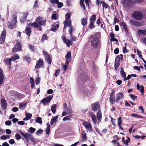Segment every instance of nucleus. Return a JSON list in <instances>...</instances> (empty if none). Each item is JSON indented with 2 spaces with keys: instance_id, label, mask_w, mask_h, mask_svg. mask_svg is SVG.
I'll use <instances>...</instances> for the list:
<instances>
[{
  "instance_id": "f257e3e1",
  "label": "nucleus",
  "mask_w": 146,
  "mask_h": 146,
  "mask_svg": "<svg viewBox=\"0 0 146 146\" xmlns=\"http://www.w3.org/2000/svg\"><path fill=\"white\" fill-rule=\"evenodd\" d=\"M35 21L36 22L29 23L28 25L35 28H38V30L42 31V28L41 26H43L45 25L46 21V20L44 19L42 17H38L36 19Z\"/></svg>"
},
{
  "instance_id": "f03ea898",
  "label": "nucleus",
  "mask_w": 146,
  "mask_h": 146,
  "mask_svg": "<svg viewBox=\"0 0 146 146\" xmlns=\"http://www.w3.org/2000/svg\"><path fill=\"white\" fill-rule=\"evenodd\" d=\"M100 37V33H96L94 35H91L90 39H92L91 41V46L94 48H97L99 43V38Z\"/></svg>"
},
{
  "instance_id": "7ed1b4c3",
  "label": "nucleus",
  "mask_w": 146,
  "mask_h": 146,
  "mask_svg": "<svg viewBox=\"0 0 146 146\" xmlns=\"http://www.w3.org/2000/svg\"><path fill=\"white\" fill-rule=\"evenodd\" d=\"M17 13L14 12L12 17L11 18V20L9 21L7 24V26L8 28L10 29H14L15 27L17 22Z\"/></svg>"
},
{
  "instance_id": "20e7f679",
  "label": "nucleus",
  "mask_w": 146,
  "mask_h": 146,
  "mask_svg": "<svg viewBox=\"0 0 146 146\" xmlns=\"http://www.w3.org/2000/svg\"><path fill=\"white\" fill-rule=\"evenodd\" d=\"M143 16V13L139 11H134L132 14V17L137 20H141Z\"/></svg>"
},
{
  "instance_id": "39448f33",
  "label": "nucleus",
  "mask_w": 146,
  "mask_h": 146,
  "mask_svg": "<svg viewBox=\"0 0 146 146\" xmlns=\"http://www.w3.org/2000/svg\"><path fill=\"white\" fill-rule=\"evenodd\" d=\"M42 54L45 58V61L47 62L49 64H51L52 60L51 59L50 55L45 51L42 52Z\"/></svg>"
},
{
  "instance_id": "423d86ee",
  "label": "nucleus",
  "mask_w": 146,
  "mask_h": 146,
  "mask_svg": "<svg viewBox=\"0 0 146 146\" xmlns=\"http://www.w3.org/2000/svg\"><path fill=\"white\" fill-rule=\"evenodd\" d=\"M22 48L21 43L19 42H18L14 46L12 50V52H14L21 51L22 50Z\"/></svg>"
},
{
  "instance_id": "0eeeda50",
  "label": "nucleus",
  "mask_w": 146,
  "mask_h": 146,
  "mask_svg": "<svg viewBox=\"0 0 146 146\" xmlns=\"http://www.w3.org/2000/svg\"><path fill=\"white\" fill-rule=\"evenodd\" d=\"M78 78L81 81L83 82H85L86 81L88 80L89 78L88 76L85 72H82L80 74V76H79Z\"/></svg>"
},
{
  "instance_id": "6e6552de",
  "label": "nucleus",
  "mask_w": 146,
  "mask_h": 146,
  "mask_svg": "<svg viewBox=\"0 0 146 146\" xmlns=\"http://www.w3.org/2000/svg\"><path fill=\"white\" fill-rule=\"evenodd\" d=\"M52 98V96L50 95L42 99L40 102L43 104L44 106H45L50 102Z\"/></svg>"
},
{
  "instance_id": "1a4fd4ad",
  "label": "nucleus",
  "mask_w": 146,
  "mask_h": 146,
  "mask_svg": "<svg viewBox=\"0 0 146 146\" xmlns=\"http://www.w3.org/2000/svg\"><path fill=\"white\" fill-rule=\"evenodd\" d=\"M61 38L63 42L66 44L67 46L69 47L70 46L73 44V42L69 39H66L65 36L62 35L61 36Z\"/></svg>"
},
{
  "instance_id": "9d476101",
  "label": "nucleus",
  "mask_w": 146,
  "mask_h": 146,
  "mask_svg": "<svg viewBox=\"0 0 146 146\" xmlns=\"http://www.w3.org/2000/svg\"><path fill=\"white\" fill-rule=\"evenodd\" d=\"M70 13H67L65 15L66 20L64 21V23L68 26L71 25V21L70 19Z\"/></svg>"
},
{
  "instance_id": "9b49d317",
  "label": "nucleus",
  "mask_w": 146,
  "mask_h": 146,
  "mask_svg": "<svg viewBox=\"0 0 146 146\" xmlns=\"http://www.w3.org/2000/svg\"><path fill=\"white\" fill-rule=\"evenodd\" d=\"M6 32L5 30H3L1 34L0 37V44H3L4 43L5 39Z\"/></svg>"
},
{
  "instance_id": "f8f14e48",
  "label": "nucleus",
  "mask_w": 146,
  "mask_h": 146,
  "mask_svg": "<svg viewBox=\"0 0 146 146\" xmlns=\"http://www.w3.org/2000/svg\"><path fill=\"white\" fill-rule=\"evenodd\" d=\"M92 110L93 111H96L99 108L100 105L99 103L98 102H96L93 103L91 105Z\"/></svg>"
},
{
  "instance_id": "ddd939ff",
  "label": "nucleus",
  "mask_w": 146,
  "mask_h": 146,
  "mask_svg": "<svg viewBox=\"0 0 146 146\" xmlns=\"http://www.w3.org/2000/svg\"><path fill=\"white\" fill-rule=\"evenodd\" d=\"M7 104L4 99L1 100V109L3 110H6L7 106Z\"/></svg>"
},
{
  "instance_id": "4468645a",
  "label": "nucleus",
  "mask_w": 146,
  "mask_h": 146,
  "mask_svg": "<svg viewBox=\"0 0 146 146\" xmlns=\"http://www.w3.org/2000/svg\"><path fill=\"white\" fill-rule=\"evenodd\" d=\"M122 3L127 6H131L135 3L134 0H123Z\"/></svg>"
},
{
  "instance_id": "2eb2a0df",
  "label": "nucleus",
  "mask_w": 146,
  "mask_h": 146,
  "mask_svg": "<svg viewBox=\"0 0 146 146\" xmlns=\"http://www.w3.org/2000/svg\"><path fill=\"white\" fill-rule=\"evenodd\" d=\"M24 137V139L27 142L29 141V137L30 136H31V134H29L28 133H24L22 131L20 130L18 131Z\"/></svg>"
},
{
  "instance_id": "dca6fc26",
  "label": "nucleus",
  "mask_w": 146,
  "mask_h": 146,
  "mask_svg": "<svg viewBox=\"0 0 146 146\" xmlns=\"http://www.w3.org/2000/svg\"><path fill=\"white\" fill-rule=\"evenodd\" d=\"M44 64V61L42 59H40L38 60L35 66L36 69H38L42 66Z\"/></svg>"
},
{
  "instance_id": "f3484780",
  "label": "nucleus",
  "mask_w": 146,
  "mask_h": 146,
  "mask_svg": "<svg viewBox=\"0 0 146 146\" xmlns=\"http://www.w3.org/2000/svg\"><path fill=\"white\" fill-rule=\"evenodd\" d=\"M28 15V13H23V16L20 18V20L21 22L23 23L25 22Z\"/></svg>"
},
{
  "instance_id": "a211bd4d",
  "label": "nucleus",
  "mask_w": 146,
  "mask_h": 146,
  "mask_svg": "<svg viewBox=\"0 0 146 146\" xmlns=\"http://www.w3.org/2000/svg\"><path fill=\"white\" fill-rule=\"evenodd\" d=\"M120 25L123 27V29L125 31V33H128V30L126 23L123 22H121L120 23Z\"/></svg>"
},
{
  "instance_id": "6ab92c4d",
  "label": "nucleus",
  "mask_w": 146,
  "mask_h": 146,
  "mask_svg": "<svg viewBox=\"0 0 146 146\" xmlns=\"http://www.w3.org/2000/svg\"><path fill=\"white\" fill-rule=\"evenodd\" d=\"M129 23L131 25H135L136 27H138L140 25V24L139 22L133 20H130Z\"/></svg>"
},
{
  "instance_id": "aec40b11",
  "label": "nucleus",
  "mask_w": 146,
  "mask_h": 146,
  "mask_svg": "<svg viewBox=\"0 0 146 146\" xmlns=\"http://www.w3.org/2000/svg\"><path fill=\"white\" fill-rule=\"evenodd\" d=\"M117 97L115 99V102L116 103L118 102L119 100L121 99H122L124 95L121 92L119 93L117 95Z\"/></svg>"
},
{
  "instance_id": "412c9836",
  "label": "nucleus",
  "mask_w": 146,
  "mask_h": 146,
  "mask_svg": "<svg viewBox=\"0 0 146 146\" xmlns=\"http://www.w3.org/2000/svg\"><path fill=\"white\" fill-rule=\"evenodd\" d=\"M65 58L66 59V61L70 62L71 59V53L70 52H68L65 56Z\"/></svg>"
},
{
  "instance_id": "4be33fe9",
  "label": "nucleus",
  "mask_w": 146,
  "mask_h": 146,
  "mask_svg": "<svg viewBox=\"0 0 146 146\" xmlns=\"http://www.w3.org/2000/svg\"><path fill=\"white\" fill-rule=\"evenodd\" d=\"M140 87L141 89L140 90L141 91V94H142V95H143L144 92V86L143 85H141V86H140L139 84H137V90H139Z\"/></svg>"
},
{
  "instance_id": "5701e85b",
  "label": "nucleus",
  "mask_w": 146,
  "mask_h": 146,
  "mask_svg": "<svg viewBox=\"0 0 146 146\" xmlns=\"http://www.w3.org/2000/svg\"><path fill=\"white\" fill-rule=\"evenodd\" d=\"M25 31L26 34L28 36H30L31 32V27H27L25 29Z\"/></svg>"
},
{
  "instance_id": "b1692460",
  "label": "nucleus",
  "mask_w": 146,
  "mask_h": 146,
  "mask_svg": "<svg viewBox=\"0 0 146 146\" xmlns=\"http://www.w3.org/2000/svg\"><path fill=\"white\" fill-rule=\"evenodd\" d=\"M27 105L26 103H21L19 104V109L24 110L26 108Z\"/></svg>"
},
{
  "instance_id": "393cba45",
  "label": "nucleus",
  "mask_w": 146,
  "mask_h": 146,
  "mask_svg": "<svg viewBox=\"0 0 146 146\" xmlns=\"http://www.w3.org/2000/svg\"><path fill=\"white\" fill-rule=\"evenodd\" d=\"M120 62L117 61L116 60H115L114 62V68L116 71H117L120 65Z\"/></svg>"
},
{
  "instance_id": "a878e982",
  "label": "nucleus",
  "mask_w": 146,
  "mask_h": 146,
  "mask_svg": "<svg viewBox=\"0 0 146 146\" xmlns=\"http://www.w3.org/2000/svg\"><path fill=\"white\" fill-rule=\"evenodd\" d=\"M4 62L5 63L8 65H9L10 66H11V61H12L11 58H10L9 59V58H7L4 59Z\"/></svg>"
},
{
  "instance_id": "bb28decb",
  "label": "nucleus",
  "mask_w": 146,
  "mask_h": 146,
  "mask_svg": "<svg viewBox=\"0 0 146 146\" xmlns=\"http://www.w3.org/2000/svg\"><path fill=\"white\" fill-rule=\"evenodd\" d=\"M68 26L69 27V29L68 30V32L70 34V37H72L73 36V34H72V32L74 31H73V28L72 25H70Z\"/></svg>"
},
{
  "instance_id": "cd10ccee",
  "label": "nucleus",
  "mask_w": 146,
  "mask_h": 146,
  "mask_svg": "<svg viewBox=\"0 0 146 146\" xmlns=\"http://www.w3.org/2000/svg\"><path fill=\"white\" fill-rule=\"evenodd\" d=\"M115 96L110 95V100L111 104H114L115 102Z\"/></svg>"
},
{
  "instance_id": "c85d7f7f",
  "label": "nucleus",
  "mask_w": 146,
  "mask_h": 146,
  "mask_svg": "<svg viewBox=\"0 0 146 146\" xmlns=\"http://www.w3.org/2000/svg\"><path fill=\"white\" fill-rule=\"evenodd\" d=\"M123 55L122 54H120L116 57L115 60H116L117 61L120 62V60L123 61Z\"/></svg>"
},
{
  "instance_id": "c756f323",
  "label": "nucleus",
  "mask_w": 146,
  "mask_h": 146,
  "mask_svg": "<svg viewBox=\"0 0 146 146\" xmlns=\"http://www.w3.org/2000/svg\"><path fill=\"white\" fill-rule=\"evenodd\" d=\"M86 133L84 131H82L81 135L84 141H86L87 140V138L86 135Z\"/></svg>"
},
{
  "instance_id": "7c9ffc66",
  "label": "nucleus",
  "mask_w": 146,
  "mask_h": 146,
  "mask_svg": "<svg viewBox=\"0 0 146 146\" xmlns=\"http://www.w3.org/2000/svg\"><path fill=\"white\" fill-rule=\"evenodd\" d=\"M58 116H57L54 117L52 118L51 120L50 124L51 125H52L54 124V123H56V121L58 119Z\"/></svg>"
},
{
  "instance_id": "2f4dec72",
  "label": "nucleus",
  "mask_w": 146,
  "mask_h": 146,
  "mask_svg": "<svg viewBox=\"0 0 146 146\" xmlns=\"http://www.w3.org/2000/svg\"><path fill=\"white\" fill-rule=\"evenodd\" d=\"M138 34L139 36H141L142 35H145L146 34V31L140 30L138 31Z\"/></svg>"
},
{
  "instance_id": "473e14b6",
  "label": "nucleus",
  "mask_w": 146,
  "mask_h": 146,
  "mask_svg": "<svg viewBox=\"0 0 146 146\" xmlns=\"http://www.w3.org/2000/svg\"><path fill=\"white\" fill-rule=\"evenodd\" d=\"M90 115H91L92 121L94 123L96 122V115L92 112H90Z\"/></svg>"
},
{
  "instance_id": "72a5a7b5",
  "label": "nucleus",
  "mask_w": 146,
  "mask_h": 146,
  "mask_svg": "<svg viewBox=\"0 0 146 146\" xmlns=\"http://www.w3.org/2000/svg\"><path fill=\"white\" fill-rule=\"evenodd\" d=\"M101 3H102L103 7H104L105 9L110 8L109 5L104 1H101Z\"/></svg>"
},
{
  "instance_id": "f704fd0d",
  "label": "nucleus",
  "mask_w": 146,
  "mask_h": 146,
  "mask_svg": "<svg viewBox=\"0 0 146 146\" xmlns=\"http://www.w3.org/2000/svg\"><path fill=\"white\" fill-rule=\"evenodd\" d=\"M56 104H53L52 106L51 110L53 114H54L56 111Z\"/></svg>"
},
{
  "instance_id": "c9c22d12",
  "label": "nucleus",
  "mask_w": 146,
  "mask_h": 146,
  "mask_svg": "<svg viewBox=\"0 0 146 146\" xmlns=\"http://www.w3.org/2000/svg\"><path fill=\"white\" fill-rule=\"evenodd\" d=\"M81 23L82 25H86L87 23V19L86 18H82L81 19Z\"/></svg>"
},
{
  "instance_id": "e433bc0d",
  "label": "nucleus",
  "mask_w": 146,
  "mask_h": 146,
  "mask_svg": "<svg viewBox=\"0 0 146 146\" xmlns=\"http://www.w3.org/2000/svg\"><path fill=\"white\" fill-rule=\"evenodd\" d=\"M47 127L46 130V134L49 135L50 132V125L49 124L47 123Z\"/></svg>"
},
{
  "instance_id": "4c0bfd02",
  "label": "nucleus",
  "mask_w": 146,
  "mask_h": 146,
  "mask_svg": "<svg viewBox=\"0 0 146 146\" xmlns=\"http://www.w3.org/2000/svg\"><path fill=\"white\" fill-rule=\"evenodd\" d=\"M19 56L16 54L14 55L11 58V60L13 61H15L16 60L19 59Z\"/></svg>"
},
{
  "instance_id": "58836bf2",
  "label": "nucleus",
  "mask_w": 146,
  "mask_h": 146,
  "mask_svg": "<svg viewBox=\"0 0 146 146\" xmlns=\"http://www.w3.org/2000/svg\"><path fill=\"white\" fill-rule=\"evenodd\" d=\"M131 115L135 117L140 118H143V117L141 115H139L136 113H132Z\"/></svg>"
},
{
  "instance_id": "ea45409f",
  "label": "nucleus",
  "mask_w": 146,
  "mask_h": 146,
  "mask_svg": "<svg viewBox=\"0 0 146 146\" xmlns=\"http://www.w3.org/2000/svg\"><path fill=\"white\" fill-rule=\"evenodd\" d=\"M36 130V129L32 127H31L28 129V132L29 133H33Z\"/></svg>"
},
{
  "instance_id": "a19ab883",
  "label": "nucleus",
  "mask_w": 146,
  "mask_h": 146,
  "mask_svg": "<svg viewBox=\"0 0 146 146\" xmlns=\"http://www.w3.org/2000/svg\"><path fill=\"white\" fill-rule=\"evenodd\" d=\"M86 128L90 131H92V128L91 124L89 123L85 127Z\"/></svg>"
},
{
  "instance_id": "79ce46f5",
  "label": "nucleus",
  "mask_w": 146,
  "mask_h": 146,
  "mask_svg": "<svg viewBox=\"0 0 146 146\" xmlns=\"http://www.w3.org/2000/svg\"><path fill=\"white\" fill-rule=\"evenodd\" d=\"M120 73L122 77H126L125 73L124 72L122 68L121 69Z\"/></svg>"
},
{
  "instance_id": "37998d69",
  "label": "nucleus",
  "mask_w": 146,
  "mask_h": 146,
  "mask_svg": "<svg viewBox=\"0 0 146 146\" xmlns=\"http://www.w3.org/2000/svg\"><path fill=\"white\" fill-rule=\"evenodd\" d=\"M96 15L94 14L92 16L90 19V21H93L94 22V21H95L96 20Z\"/></svg>"
},
{
  "instance_id": "c03bdc74",
  "label": "nucleus",
  "mask_w": 146,
  "mask_h": 146,
  "mask_svg": "<svg viewBox=\"0 0 146 146\" xmlns=\"http://www.w3.org/2000/svg\"><path fill=\"white\" fill-rule=\"evenodd\" d=\"M36 122L39 123L40 124H42V118L40 117H38L36 119Z\"/></svg>"
},
{
  "instance_id": "a18cd8bd",
  "label": "nucleus",
  "mask_w": 146,
  "mask_h": 146,
  "mask_svg": "<svg viewBox=\"0 0 146 146\" xmlns=\"http://www.w3.org/2000/svg\"><path fill=\"white\" fill-rule=\"evenodd\" d=\"M119 19L117 16H115L114 19L113 24H115L116 23L119 22Z\"/></svg>"
},
{
  "instance_id": "49530a36",
  "label": "nucleus",
  "mask_w": 146,
  "mask_h": 146,
  "mask_svg": "<svg viewBox=\"0 0 146 146\" xmlns=\"http://www.w3.org/2000/svg\"><path fill=\"white\" fill-rule=\"evenodd\" d=\"M94 22L90 21V24L88 27L90 29H92L94 27Z\"/></svg>"
},
{
  "instance_id": "de8ad7c7",
  "label": "nucleus",
  "mask_w": 146,
  "mask_h": 146,
  "mask_svg": "<svg viewBox=\"0 0 146 146\" xmlns=\"http://www.w3.org/2000/svg\"><path fill=\"white\" fill-rule=\"evenodd\" d=\"M70 63V62H66L65 64L63 66V68L65 70V71H66V70L67 69L68 64Z\"/></svg>"
},
{
  "instance_id": "09e8293b",
  "label": "nucleus",
  "mask_w": 146,
  "mask_h": 146,
  "mask_svg": "<svg viewBox=\"0 0 146 146\" xmlns=\"http://www.w3.org/2000/svg\"><path fill=\"white\" fill-rule=\"evenodd\" d=\"M127 139L126 141H125L123 143L126 146L128 145V143L130 142V138L129 137H127Z\"/></svg>"
},
{
  "instance_id": "8fccbe9b",
  "label": "nucleus",
  "mask_w": 146,
  "mask_h": 146,
  "mask_svg": "<svg viewBox=\"0 0 146 146\" xmlns=\"http://www.w3.org/2000/svg\"><path fill=\"white\" fill-rule=\"evenodd\" d=\"M4 75H0V86H1L3 81Z\"/></svg>"
},
{
  "instance_id": "3c124183",
  "label": "nucleus",
  "mask_w": 146,
  "mask_h": 146,
  "mask_svg": "<svg viewBox=\"0 0 146 146\" xmlns=\"http://www.w3.org/2000/svg\"><path fill=\"white\" fill-rule=\"evenodd\" d=\"M100 110H99L97 114V117H98V121H100Z\"/></svg>"
},
{
  "instance_id": "603ef678",
  "label": "nucleus",
  "mask_w": 146,
  "mask_h": 146,
  "mask_svg": "<svg viewBox=\"0 0 146 146\" xmlns=\"http://www.w3.org/2000/svg\"><path fill=\"white\" fill-rule=\"evenodd\" d=\"M60 72V69H58L57 70H56L55 71V74H54V76L56 77L59 74Z\"/></svg>"
},
{
  "instance_id": "864d4df0",
  "label": "nucleus",
  "mask_w": 146,
  "mask_h": 146,
  "mask_svg": "<svg viewBox=\"0 0 146 146\" xmlns=\"http://www.w3.org/2000/svg\"><path fill=\"white\" fill-rule=\"evenodd\" d=\"M25 115L26 117L27 118V119H30L32 116V114L31 113H27L25 114Z\"/></svg>"
},
{
  "instance_id": "5fc2aeb1",
  "label": "nucleus",
  "mask_w": 146,
  "mask_h": 146,
  "mask_svg": "<svg viewBox=\"0 0 146 146\" xmlns=\"http://www.w3.org/2000/svg\"><path fill=\"white\" fill-rule=\"evenodd\" d=\"M53 26L54 27L58 29L59 28V25H58V22L57 21L53 23Z\"/></svg>"
},
{
  "instance_id": "6e6d98bb",
  "label": "nucleus",
  "mask_w": 146,
  "mask_h": 146,
  "mask_svg": "<svg viewBox=\"0 0 146 146\" xmlns=\"http://www.w3.org/2000/svg\"><path fill=\"white\" fill-rule=\"evenodd\" d=\"M57 18V14L55 13L52 14L51 17V19L52 20H56Z\"/></svg>"
},
{
  "instance_id": "4d7b16f0",
  "label": "nucleus",
  "mask_w": 146,
  "mask_h": 146,
  "mask_svg": "<svg viewBox=\"0 0 146 146\" xmlns=\"http://www.w3.org/2000/svg\"><path fill=\"white\" fill-rule=\"evenodd\" d=\"M122 118L121 117H119L118 118V125H121L122 123Z\"/></svg>"
},
{
  "instance_id": "13d9d810",
  "label": "nucleus",
  "mask_w": 146,
  "mask_h": 146,
  "mask_svg": "<svg viewBox=\"0 0 146 146\" xmlns=\"http://www.w3.org/2000/svg\"><path fill=\"white\" fill-rule=\"evenodd\" d=\"M144 0H134V3H138L139 4L140 3H142Z\"/></svg>"
},
{
  "instance_id": "bf43d9fd",
  "label": "nucleus",
  "mask_w": 146,
  "mask_h": 146,
  "mask_svg": "<svg viewBox=\"0 0 146 146\" xmlns=\"http://www.w3.org/2000/svg\"><path fill=\"white\" fill-rule=\"evenodd\" d=\"M129 96L133 100H134L135 99L137 98V96L132 94H130Z\"/></svg>"
},
{
  "instance_id": "052dcab7",
  "label": "nucleus",
  "mask_w": 146,
  "mask_h": 146,
  "mask_svg": "<svg viewBox=\"0 0 146 146\" xmlns=\"http://www.w3.org/2000/svg\"><path fill=\"white\" fill-rule=\"evenodd\" d=\"M12 123L11 122V121L8 120L6 121L5 122V124L6 125H11Z\"/></svg>"
},
{
  "instance_id": "680f3d73",
  "label": "nucleus",
  "mask_w": 146,
  "mask_h": 146,
  "mask_svg": "<svg viewBox=\"0 0 146 146\" xmlns=\"http://www.w3.org/2000/svg\"><path fill=\"white\" fill-rule=\"evenodd\" d=\"M47 37V35L46 34H43L42 36L41 40H45L46 39V38Z\"/></svg>"
},
{
  "instance_id": "e2e57ef3",
  "label": "nucleus",
  "mask_w": 146,
  "mask_h": 146,
  "mask_svg": "<svg viewBox=\"0 0 146 146\" xmlns=\"http://www.w3.org/2000/svg\"><path fill=\"white\" fill-rule=\"evenodd\" d=\"M40 78L39 77H37L35 79V83L36 84H38L40 83Z\"/></svg>"
},
{
  "instance_id": "0e129e2a",
  "label": "nucleus",
  "mask_w": 146,
  "mask_h": 146,
  "mask_svg": "<svg viewBox=\"0 0 146 146\" xmlns=\"http://www.w3.org/2000/svg\"><path fill=\"white\" fill-rule=\"evenodd\" d=\"M15 137L16 139L17 140H19L21 138V137L18 134H16Z\"/></svg>"
},
{
  "instance_id": "69168bd1",
  "label": "nucleus",
  "mask_w": 146,
  "mask_h": 146,
  "mask_svg": "<svg viewBox=\"0 0 146 146\" xmlns=\"http://www.w3.org/2000/svg\"><path fill=\"white\" fill-rule=\"evenodd\" d=\"M43 131L42 129H40L38 130H37V131L36 132V134H40L42 133Z\"/></svg>"
},
{
  "instance_id": "338daca9",
  "label": "nucleus",
  "mask_w": 146,
  "mask_h": 146,
  "mask_svg": "<svg viewBox=\"0 0 146 146\" xmlns=\"http://www.w3.org/2000/svg\"><path fill=\"white\" fill-rule=\"evenodd\" d=\"M63 121H66V120H68L70 121V120L71 119L68 116H66L64 117L63 119Z\"/></svg>"
},
{
  "instance_id": "774afa93",
  "label": "nucleus",
  "mask_w": 146,
  "mask_h": 146,
  "mask_svg": "<svg viewBox=\"0 0 146 146\" xmlns=\"http://www.w3.org/2000/svg\"><path fill=\"white\" fill-rule=\"evenodd\" d=\"M57 4L58 5L57 7L58 8L62 7L63 5V3L62 2H59Z\"/></svg>"
}]
</instances>
